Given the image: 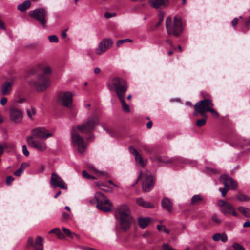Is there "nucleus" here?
<instances>
[{
  "instance_id": "f257e3e1",
  "label": "nucleus",
  "mask_w": 250,
  "mask_h": 250,
  "mask_svg": "<svg viewBox=\"0 0 250 250\" xmlns=\"http://www.w3.org/2000/svg\"><path fill=\"white\" fill-rule=\"evenodd\" d=\"M115 215L121 229L125 231L128 230L133 222L129 208L125 205L119 206L115 210Z\"/></svg>"
},
{
  "instance_id": "f03ea898",
  "label": "nucleus",
  "mask_w": 250,
  "mask_h": 250,
  "mask_svg": "<svg viewBox=\"0 0 250 250\" xmlns=\"http://www.w3.org/2000/svg\"><path fill=\"white\" fill-rule=\"evenodd\" d=\"M107 87L110 91H114L118 97L125 95L127 89L126 82L122 78L114 77L109 81Z\"/></svg>"
},
{
  "instance_id": "7ed1b4c3",
  "label": "nucleus",
  "mask_w": 250,
  "mask_h": 250,
  "mask_svg": "<svg viewBox=\"0 0 250 250\" xmlns=\"http://www.w3.org/2000/svg\"><path fill=\"white\" fill-rule=\"evenodd\" d=\"M166 26L168 34L178 36L183 31L181 17L177 15L175 16L174 21L172 22L171 18L168 17L166 21Z\"/></svg>"
},
{
  "instance_id": "20e7f679",
  "label": "nucleus",
  "mask_w": 250,
  "mask_h": 250,
  "mask_svg": "<svg viewBox=\"0 0 250 250\" xmlns=\"http://www.w3.org/2000/svg\"><path fill=\"white\" fill-rule=\"evenodd\" d=\"M213 106L214 104L212 101L208 99L198 101L194 106L195 111L193 114L196 116L200 115L207 118V112H208L211 107H213Z\"/></svg>"
},
{
  "instance_id": "39448f33",
  "label": "nucleus",
  "mask_w": 250,
  "mask_h": 250,
  "mask_svg": "<svg viewBox=\"0 0 250 250\" xmlns=\"http://www.w3.org/2000/svg\"><path fill=\"white\" fill-rule=\"evenodd\" d=\"M80 131L76 127L71 130V142L73 145L77 147L78 151L82 154L86 149L87 143L83 138L79 134Z\"/></svg>"
},
{
  "instance_id": "423d86ee",
  "label": "nucleus",
  "mask_w": 250,
  "mask_h": 250,
  "mask_svg": "<svg viewBox=\"0 0 250 250\" xmlns=\"http://www.w3.org/2000/svg\"><path fill=\"white\" fill-rule=\"evenodd\" d=\"M97 202V208L105 212L111 210L112 204L110 200L101 192L96 193L94 197Z\"/></svg>"
},
{
  "instance_id": "0eeeda50",
  "label": "nucleus",
  "mask_w": 250,
  "mask_h": 250,
  "mask_svg": "<svg viewBox=\"0 0 250 250\" xmlns=\"http://www.w3.org/2000/svg\"><path fill=\"white\" fill-rule=\"evenodd\" d=\"M29 84L31 86L35 88L38 92H42L50 86V82L48 78L41 75L36 80L30 81Z\"/></svg>"
},
{
  "instance_id": "6e6552de",
  "label": "nucleus",
  "mask_w": 250,
  "mask_h": 250,
  "mask_svg": "<svg viewBox=\"0 0 250 250\" xmlns=\"http://www.w3.org/2000/svg\"><path fill=\"white\" fill-rule=\"evenodd\" d=\"M29 15L37 20L42 27H46L47 13L45 8L41 7L30 11Z\"/></svg>"
},
{
  "instance_id": "1a4fd4ad",
  "label": "nucleus",
  "mask_w": 250,
  "mask_h": 250,
  "mask_svg": "<svg viewBox=\"0 0 250 250\" xmlns=\"http://www.w3.org/2000/svg\"><path fill=\"white\" fill-rule=\"evenodd\" d=\"M217 205L220 208V210L225 216L229 217L233 215L235 217L238 216L234 206L225 201L220 200L217 202Z\"/></svg>"
},
{
  "instance_id": "9d476101",
  "label": "nucleus",
  "mask_w": 250,
  "mask_h": 250,
  "mask_svg": "<svg viewBox=\"0 0 250 250\" xmlns=\"http://www.w3.org/2000/svg\"><path fill=\"white\" fill-rule=\"evenodd\" d=\"M57 101L59 104L70 108L73 103V94L70 91H61L58 94Z\"/></svg>"
},
{
  "instance_id": "9b49d317",
  "label": "nucleus",
  "mask_w": 250,
  "mask_h": 250,
  "mask_svg": "<svg viewBox=\"0 0 250 250\" xmlns=\"http://www.w3.org/2000/svg\"><path fill=\"white\" fill-rule=\"evenodd\" d=\"M98 116L93 115L89 117L82 125H77L76 127L80 131L87 133L94 129L95 126L98 124Z\"/></svg>"
},
{
  "instance_id": "f8f14e48",
  "label": "nucleus",
  "mask_w": 250,
  "mask_h": 250,
  "mask_svg": "<svg viewBox=\"0 0 250 250\" xmlns=\"http://www.w3.org/2000/svg\"><path fill=\"white\" fill-rule=\"evenodd\" d=\"M53 135V132H47V129L45 128L37 127L32 130V135L28 137L43 138L46 140L48 138L52 136Z\"/></svg>"
},
{
  "instance_id": "ddd939ff",
  "label": "nucleus",
  "mask_w": 250,
  "mask_h": 250,
  "mask_svg": "<svg viewBox=\"0 0 250 250\" xmlns=\"http://www.w3.org/2000/svg\"><path fill=\"white\" fill-rule=\"evenodd\" d=\"M113 44V41L109 38L103 39L98 44L97 47L95 49V53L99 55L109 49Z\"/></svg>"
},
{
  "instance_id": "4468645a",
  "label": "nucleus",
  "mask_w": 250,
  "mask_h": 250,
  "mask_svg": "<svg viewBox=\"0 0 250 250\" xmlns=\"http://www.w3.org/2000/svg\"><path fill=\"white\" fill-rule=\"evenodd\" d=\"M50 185L53 188L58 187L61 189L67 190V186L63 180L55 173H53L50 178Z\"/></svg>"
},
{
  "instance_id": "2eb2a0df",
  "label": "nucleus",
  "mask_w": 250,
  "mask_h": 250,
  "mask_svg": "<svg viewBox=\"0 0 250 250\" xmlns=\"http://www.w3.org/2000/svg\"><path fill=\"white\" fill-rule=\"evenodd\" d=\"M43 239L40 236H38L35 240L32 238H28L27 242L26 247H32L35 250H43Z\"/></svg>"
},
{
  "instance_id": "dca6fc26",
  "label": "nucleus",
  "mask_w": 250,
  "mask_h": 250,
  "mask_svg": "<svg viewBox=\"0 0 250 250\" xmlns=\"http://www.w3.org/2000/svg\"><path fill=\"white\" fill-rule=\"evenodd\" d=\"M32 137H27L28 144L32 147L40 151H45L47 146L45 142L42 140H35Z\"/></svg>"
},
{
  "instance_id": "f3484780",
  "label": "nucleus",
  "mask_w": 250,
  "mask_h": 250,
  "mask_svg": "<svg viewBox=\"0 0 250 250\" xmlns=\"http://www.w3.org/2000/svg\"><path fill=\"white\" fill-rule=\"evenodd\" d=\"M145 181L143 184V189L145 192H148L151 190L154 185V180L152 175L146 174Z\"/></svg>"
},
{
  "instance_id": "a211bd4d",
  "label": "nucleus",
  "mask_w": 250,
  "mask_h": 250,
  "mask_svg": "<svg viewBox=\"0 0 250 250\" xmlns=\"http://www.w3.org/2000/svg\"><path fill=\"white\" fill-rule=\"evenodd\" d=\"M152 161L159 166L168 165L172 163L173 160L171 157H151Z\"/></svg>"
},
{
  "instance_id": "6ab92c4d",
  "label": "nucleus",
  "mask_w": 250,
  "mask_h": 250,
  "mask_svg": "<svg viewBox=\"0 0 250 250\" xmlns=\"http://www.w3.org/2000/svg\"><path fill=\"white\" fill-rule=\"evenodd\" d=\"M150 5L155 8H162L168 5V0H149Z\"/></svg>"
},
{
  "instance_id": "aec40b11",
  "label": "nucleus",
  "mask_w": 250,
  "mask_h": 250,
  "mask_svg": "<svg viewBox=\"0 0 250 250\" xmlns=\"http://www.w3.org/2000/svg\"><path fill=\"white\" fill-rule=\"evenodd\" d=\"M14 83L13 80L7 81L1 85V90L3 95H6L10 93Z\"/></svg>"
},
{
  "instance_id": "412c9836",
  "label": "nucleus",
  "mask_w": 250,
  "mask_h": 250,
  "mask_svg": "<svg viewBox=\"0 0 250 250\" xmlns=\"http://www.w3.org/2000/svg\"><path fill=\"white\" fill-rule=\"evenodd\" d=\"M226 178L227 176L226 174L221 175L220 178V181L224 184V188L219 189V191L221 193L222 197H225L229 189L228 182L226 181Z\"/></svg>"
},
{
  "instance_id": "4be33fe9",
  "label": "nucleus",
  "mask_w": 250,
  "mask_h": 250,
  "mask_svg": "<svg viewBox=\"0 0 250 250\" xmlns=\"http://www.w3.org/2000/svg\"><path fill=\"white\" fill-rule=\"evenodd\" d=\"M212 239L215 242L221 241L222 243H225L228 240V236L225 232L216 233L212 236Z\"/></svg>"
},
{
  "instance_id": "5701e85b",
  "label": "nucleus",
  "mask_w": 250,
  "mask_h": 250,
  "mask_svg": "<svg viewBox=\"0 0 250 250\" xmlns=\"http://www.w3.org/2000/svg\"><path fill=\"white\" fill-rule=\"evenodd\" d=\"M136 203L140 207L144 208H152L154 205L150 202L145 201L142 198H138L136 199Z\"/></svg>"
},
{
  "instance_id": "b1692460",
  "label": "nucleus",
  "mask_w": 250,
  "mask_h": 250,
  "mask_svg": "<svg viewBox=\"0 0 250 250\" xmlns=\"http://www.w3.org/2000/svg\"><path fill=\"white\" fill-rule=\"evenodd\" d=\"M162 207L168 211H171L172 204L171 201L167 198L163 199L161 202Z\"/></svg>"
},
{
  "instance_id": "393cba45",
  "label": "nucleus",
  "mask_w": 250,
  "mask_h": 250,
  "mask_svg": "<svg viewBox=\"0 0 250 250\" xmlns=\"http://www.w3.org/2000/svg\"><path fill=\"white\" fill-rule=\"evenodd\" d=\"M151 221L150 218H142L140 217L138 220V224L142 229L145 228Z\"/></svg>"
},
{
  "instance_id": "a878e982",
  "label": "nucleus",
  "mask_w": 250,
  "mask_h": 250,
  "mask_svg": "<svg viewBox=\"0 0 250 250\" xmlns=\"http://www.w3.org/2000/svg\"><path fill=\"white\" fill-rule=\"evenodd\" d=\"M136 166L139 167H144L147 163L146 157H135Z\"/></svg>"
},
{
  "instance_id": "bb28decb",
  "label": "nucleus",
  "mask_w": 250,
  "mask_h": 250,
  "mask_svg": "<svg viewBox=\"0 0 250 250\" xmlns=\"http://www.w3.org/2000/svg\"><path fill=\"white\" fill-rule=\"evenodd\" d=\"M31 6V2L29 0H25L22 3L19 4L18 8L19 10L22 12L25 11Z\"/></svg>"
},
{
  "instance_id": "cd10ccee",
  "label": "nucleus",
  "mask_w": 250,
  "mask_h": 250,
  "mask_svg": "<svg viewBox=\"0 0 250 250\" xmlns=\"http://www.w3.org/2000/svg\"><path fill=\"white\" fill-rule=\"evenodd\" d=\"M118 98L120 100V102L121 103L122 108H123V110H124V111L126 113L129 112H130V107L128 104H127L125 103V102L124 100L125 95H123Z\"/></svg>"
},
{
  "instance_id": "c85d7f7f",
  "label": "nucleus",
  "mask_w": 250,
  "mask_h": 250,
  "mask_svg": "<svg viewBox=\"0 0 250 250\" xmlns=\"http://www.w3.org/2000/svg\"><path fill=\"white\" fill-rule=\"evenodd\" d=\"M49 233H55L57 236L58 238L60 239H63L65 238L63 233L62 232L60 229L58 228H55L54 229L51 230Z\"/></svg>"
},
{
  "instance_id": "c756f323",
  "label": "nucleus",
  "mask_w": 250,
  "mask_h": 250,
  "mask_svg": "<svg viewBox=\"0 0 250 250\" xmlns=\"http://www.w3.org/2000/svg\"><path fill=\"white\" fill-rule=\"evenodd\" d=\"M204 200L200 195H195L191 198V204L192 205H198Z\"/></svg>"
},
{
  "instance_id": "7c9ffc66",
  "label": "nucleus",
  "mask_w": 250,
  "mask_h": 250,
  "mask_svg": "<svg viewBox=\"0 0 250 250\" xmlns=\"http://www.w3.org/2000/svg\"><path fill=\"white\" fill-rule=\"evenodd\" d=\"M238 210L246 217H250V209L244 207H239Z\"/></svg>"
},
{
  "instance_id": "2f4dec72",
  "label": "nucleus",
  "mask_w": 250,
  "mask_h": 250,
  "mask_svg": "<svg viewBox=\"0 0 250 250\" xmlns=\"http://www.w3.org/2000/svg\"><path fill=\"white\" fill-rule=\"evenodd\" d=\"M226 181L228 182L229 187L230 186L231 189H236L237 187V184L232 178L226 175Z\"/></svg>"
},
{
  "instance_id": "473e14b6",
  "label": "nucleus",
  "mask_w": 250,
  "mask_h": 250,
  "mask_svg": "<svg viewBox=\"0 0 250 250\" xmlns=\"http://www.w3.org/2000/svg\"><path fill=\"white\" fill-rule=\"evenodd\" d=\"M29 165L28 163H23L20 167L17 169V176H20L23 173L24 170L29 167Z\"/></svg>"
},
{
  "instance_id": "72a5a7b5",
  "label": "nucleus",
  "mask_w": 250,
  "mask_h": 250,
  "mask_svg": "<svg viewBox=\"0 0 250 250\" xmlns=\"http://www.w3.org/2000/svg\"><path fill=\"white\" fill-rule=\"evenodd\" d=\"M62 230L66 236H69L71 238H73L74 237V236H75L77 238H79V236L78 235H77L75 233H72L69 229H68L66 228H64V227L63 228Z\"/></svg>"
},
{
  "instance_id": "f704fd0d",
  "label": "nucleus",
  "mask_w": 250,
  "mask_h": 250,
  "mask_svg": "<svg viewBox=\"0 0 250 250\" xmlns=\"http://www.w3.org/2000/svg\"><path fill=\"white\" fill-rule=\"evenodd\" d=\"M90 169L93 172H94L95 174H97L98 176H107V172L104 171H99L97 169H96L95 168H94L93 167H90Z\"/></svg>"
},
{
  "instance_id": "c9c22d12",
  "label": "nucleus",
  "mask_w": 250,
  "mask_h": 250,
  "mask_svg": "<svg viewBox=\"0 0 250 250\" xmlns=\"http://www.w3.org/2000/svg\"><path fill=\"white\" fill-rule=\"evenodd\" d=\"M10 118L12 121H16V109L14 106L10 108Z\"/></svg>"
},
{
  "instance_id": "e433bc0d",
  "label": "nucleus",
  "mask_w": 250,
  "mask_h": 250,
  "mask_svg": "<svg viewBox=\"0 0 250 250\" xmlns=\"http://www.w3.org/2000/svg\"><path fill=\"white\" fill-rule=\"evenodd\" d=\"M236 199L240 201H248L250 200V198L244 194H240L236 196Z\"/></svg>"
},
{
  "instance_id": "4c0bfd02",
  "label": "nucleus",
  "mask_w": 250,
  "mask_h": 250,
  "mask_svg": "<svg viewBox=\"0 0 250 250\" xmlns=\"http://www.w3.org/2000/svg\"><path fill=\"white\" fill-rule=\"evenodd\" d=\"M36 113V110L34 108H31L27 111V114L28 117L30 119H32L33 117Z\"/></svg>"
},
{
  "instance_id": "58836bf2",
  "label": "nucleus",
  "mask_w": 250,
  "mask_h": 250,
  "mask_svg": "<svg viewBox=\"0 0 250 250\" xmlns=\"http://www.w3.org/2000/svg\"><path fill=\"white\" fill-rule=\"evenodd\" d=\"M206 123V120L205 119H200L197 121L196 125L198 127H201L204 126Z\"/></svg>"
},
{
  "instance_id": "ea45409f",
  "label": "nucleus",
  "mask_w": 250,
  "mask_h": 250,
  "mask_svg": "<svg viewBox=\"0 0 250 250\" xmlns=\"http://www.w3.org/2000/svg\"><path fill=\"white\" fill-rule=\"evenodd\" d=\"M22 117V112L21 111L17 109V123L20 122L21 121Z\"/></svg>"
},
{
  "instance_id": "a19ab883",
  "label": "nucleus",
  "mask_w": 250,
  "mask_h": 250,
  "mask_svg": "<svg viewBox=\"0 0 250 250\" xmlns=\"http://www.w3.org/2000/svg\"><path fill=\"white\" fill-rule=\"evenodd\" d=\"M157 228L159 231L163 230L167 234H169L170 232V230L167 229L165 226L159 225L157 226Z\"/></svg>"
},
{
  "instance_id": "79ce46f5",
  "label": "nucleus",
  "mask_w": 250,
  "mask_h": 250,
  "mask_svg": "<svg viewBox=\"0 0 250 250\" xmlns=\"http://www.w3.org/2000/svg\"><path fill=\"white\" fill-rule=\"evenodd\" d=\"M232 247L234 250H245L244 248L238 243H234Z\"/></svg>"
},
{
  "instance_id": "37998d69",
  "label": "nucleus",
  "mask_w": 250,
  "mask_h": 250,
  "mask_svg": "<svg viewBox=\"0 0 250 250\" xmlns=\"http://www.w3.org/2000/svg\"><path fill=\"white\" fill-rule=\"evenodd\" d=\"M129 150L130 153L134 156H140L137 151L132 146L129 147Z\"/></svg>"
},
{
  "instance_id": "c03bdc74",
  "label": "nucleus",
  "mask_w": 250,
  "mask_h": 250,
  "mask_svg": "<svg viewBox=\"0 0 250 250\" xmlns=\"http://www.w3.org/2000/svg\"><path fill=\"white\" fill-rule=\"evenodd\" d=\"M48 39L51 42H58V37L56 35L49 36Z\"/></svg>"
},
{
  "instance_id": "a18cd8bd",
  "label": "nucleus",
  "mask_w": 250,
  "mask_h": 250,
  "mask_svg": "<svg viewBox=\"0 0 250 250\" xmlns=\"http://www.w3.org/2000/svg\"><path fill=\"white\" fill-rule=\"evenodd\" d=\"M211 219L214 222L217 224H219L221 222V220L219 218L218 216L216 214H214L212 216Z\"/></svg>"
},
{
  "instance_id": "49530a36",
  "label": "nucleus",
  "mask_w": 250,
  "mask_h": 250,
  "mask_svg": "<svg viewBox=\"0 0 250 250\" xmlns=\"http://www.w3.org/2000/svg\"><path fill=\"white\" fill-rule=\"evenodd\" d=\"M22 152H23V154L25 156H28L29 154V152L27 149V148L26 147V146L25 145H23L22 146Z\"/></svg>"
},
{
  "instance_id": "de8ad7c7",
  "label": "nucleus",
  "mask_w": 250,
  "mask_h": 250,
  "mask_svg": "<svg viewBox=\"0 0 250 250\" xmlns=\"http://www.w3.org/2000/svg\"><path fill=\"white\" fill-rule=\"evenodd\" d=\"M43 71L44 74L48 75L51 72V69L49 66H45L43 68Z\"/></svg>"
},
{
  "instance_id": "09e8293b",
  "label": "nucleus",
  "mask_w": 250,
  "mask_h": 250,
  "mask_svg": "<svg viewBox=\"0 0 250 250\" xmlns=\"http://www.w3.org/2000/svg\"><path fill=\"white\" fill-rule=\"evenodd\" d=\"M162 248L164 250H173V248L168 244L164 243L162 245Z\"/></svg>"
},
{
  "instance_id": "8fccbe9b",
  "label": "nucleus",
  "mask_w": 250,
  "mask_h": 250,
  "mask_svg": "<svg viewBox=\"0 0 250 250\" xmlns=\"http://www.w3.org/2000/svg\"><path fill=\"white\" fill-rule=\"evenodd\" d=\"M208 112H210L212 116L215 118H218L219 116L217 112L213 108V107H211V108L210 109Z\"/></svg>"
},
{
  "instance_id": "3c124183",
  "label": "nucleus",
  "mask_w": 250,
  "mask_h": 250,
  "mask_svg": "<svg viewBox=\"0 0 250 250\" xmlns=\"http://www.w3.org/2000/svg\"><path fill=\"white\" fill-rule=\"evenodd\" d=\"M25 101H26V99L24 97L21 96H19L18 97V100H17V103L21 104V103L25 102Z\"/></svg>"
},
{
  "instance_id": "603ef678",
  "label": "nucleus",
  "mask_w": 250,
  "mask_h": 250,
  "mask_svg": "<svg viewBox=\"0 0 250 250\" xmlns=\"http://www.w3.org/2000/svg\"><path fill=\"white\" fill-rule=\"evenodd\" d=\"M115 15H116V13L114 12H113V13L106 12L104 14V16L106 18H110L114 17Z\"/></svg>"
},
{
  "instance_id": "864d4df0",
  "label": "nucleus",
  "mask_w": 250,
  "mask_h": 250,
  "mask_svg": "<svg viewBox=\"0 0 250 250\" xmlns=\"http://www.w3.org/2000/svg\"><path fill=\"white\" fill-rule=\"evenodd\" d=\"M14 178H13L12 176H8L6 178V184L7 185H10L11 184V183H12V182L13 181H14Z\"/></svg>"
},
{
  "instance_id": "5fc2aeb1",
  "label": "nucleus",
  "mask_w": 250,
  "mask_h": 250,
  "mask_svg": "<svg viewBox=\"0 0 250 250\" xmlns=\"http://www.w3.org/2000/svg\"><path fill=\"white\" fill-rule=\"evenodd\" d=\"M83 177L85 179H89L91 178V176L85 170H83Z\"/></svg>"
},
{
  "instance_id": "6e6d98bb",
  "label": "nucleus",
  "mask_w": 250,
  "mask_h": 250,
  "mask_svg": "<svg viewBox=\"0 0 250 250\" xmlns=\"http://www.w3.org/2000/svg\"><path fill=\"white\" fill-rule=\"evenodd\" d=\"M7 99L6 98L2 97L0 100V104L2 106H4L7 103Z\"/></svg>"
},
{
  "instance_id": "4d7b16f0",
  "label": "nucleus",
  "mask_w": 250,
  "mask_h": 250,
  "mask_svg": "<svg viewBox=\"0 0 250 250\" xmlns=\"http://www.w3.org/2000/svg\"><path fill=\"white\" fill-rule=\"evenodd\" d=\"M0 29L6 30L5 27L3 24V21L1 19V17L0 15Z\"/></svg>"
},
{
  "instance_id": "13d9d810",
  "label": "nucleus",
  "mask_w": 250,
  "mask_h": 250,
  "mask_svg": "<svg viewBox=\"0 0 250 250\" xmlns=\"http://www.w3.org/2000/svg\"><path fill=\"white\" fill-rule=\"evenodd\" d=\"M238 21V18H234L231 21L232 25L233 26H235L237 24Z\"/></svg>"
},
{
  "instance_id": "bf43d9fd",
  "label": "nucleus",
  "mask_w": 250,
  "mask_h": 250,
  "mask_svg": "<svg viewBox=\"0 0 250 250\" xmlns=\"http://www.w3.org/2000/svg\"><path fill=\"white\" fill-rule=\"evenodd\" d=\"M245 25L248 30L249 29L250 27V17L249 19L246 21Z\"/></svg>"
},
{
  "instance_id": "052dcab7",
  "label": "nucleus",
  "mask_w": 250,
  "mask_h": 250,
  "mask_svg": "<svg viewBox=\"0 0 250 250\" xmlns=\"http://www.w3.org/2000/svg\"><path fill=\"white\" fill-rule=\"evenodd\" d=\"M125 42H124L123 40H119L116 42V46L117 47L120 46L123 43H124Z\"/></svg>"
},
{
  "instance_id": "680f3d73",
  "label": "nucleus",
  "mask_w": 250,
  "mask_h": 250,
  "mask_svg": "<svg viewBox=\"0 0 250 250\" xmlns=\"http://www.w3.org/2000/svg\"><path fill=\"white\" fill-rule=\"evenodd\" d=\"M4 148L5 146L3 145H0V156L2 154Z\"/></svg>"
},
{
  "instance_id": "e2e57ef3",
  "label": "nucleus",
  "mask_w": 250,
  "mask_h": 250,
  "mask_svg": "<svg viewBox=\"0 0 250 250\" xmlns=\"http://www.w3.org/2000/svg\"><path fill=\"white\" fill-rule=\"evenodd\" d=\"M101 72V69L99 67H96L94 69V72L95 74H98Z\"/></svg>"
},
{
  "instance_id": "0e129e2a",
  "label": "nucleus",
  "mask_w": 250,
  "mask_h": 250,
  "mask_svg": "<svg viewBox=\"0 0 250 250\" xmlns=\"http://www.w3.org/2000/svg\"><path fill=\"white\" fill-rule=\"evenodd\" d=\"M243 227H250V222L248 221L243 224Z\"/></svg>"
},
{
  "instance_id": "69168bd1",
  "label": "nucleus",
  "mask_w": 250,
  "mask_h": 250,
  "mask_svg": "<svg viewBox=\"0 0 250 250\" xmlns=\"http://www.w3.org/2000/svg\"><path fill=\"white\" fill-rule=\"evenodd\" d=\"M152 123L151 121H149L146 124V126L148 129L152 127Z\"/></svg>"
},
{
  "instance_id": "338daca9",
  "label": "nucleus",
  "mask_w": 250,
  "mask_h": 250,
  "mask_svg": "<svg viewBox=\"0 0 250 250\" xmlns=\"http://www.w3.org/2000/svg\"><path fill=\"white\" fill-rule=\"evenodd\" d=\"M67 36L66 31H63L62 33V38H65Z\"/></svg>"
},
{
  "instance_id": "774afa93",
  "label": "nucleus",
  "mask_w": 250,
  "mask_h": 250,
  "mask_svg": "<svg viewBox=\"0 0 250 250\" xmlns=\"http://www.w3.org/2000/svg\"><path fill=\"white\" fill-rule=\"evenodd\" d=\"M244 144L247 146H250V140H244Z\"/></svg>"
}]
</instances>
